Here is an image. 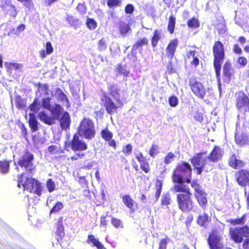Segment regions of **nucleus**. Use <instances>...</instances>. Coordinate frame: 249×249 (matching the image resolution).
<instances>
[{"instance_id":"1","label":"nucleus","mask_w":249,"mask_h":249,"mask_svg":"<svg viewBox=\"0 0 249 249\" xmlns=\"http://www.w3.org/2000/svg\"><path fill=\"white\" fill-rule=\"evenodd\" d=\"M206 154V151L197 153L190 159L197 175H200L203 170L206 172L212 170L214 166L212 163H215L221 160L224 151L220 146L214 145L208 156H204Z\"/></svg>"},{"instance_id":"2","label":"nucleus","mask_w":249,"mask_h":249,"mask_svg":"<svg viewBox=\"0 0 249 249\" xmlns=\"http://www.w3.org/2000/svg\"><path fill=\"white\" fill-rule=\"evenodd\" d=\"M109 93H102L101 98V104L106 112L109 115L117 112L119 108L124 106L121 99L120 89L116 84H110L107 87Z\"/></svg>"},{"instance_id":"3","label":"nucleus","mask_w":249,"mask_h":249,"mask_svg":"<svg viewBox=\"0 0 249 249\" xmlns=\"http://www.w3.org/2000/svg\"><path fill=\"white\" fill-rule=\"evenodd\" d=\"M173 190L176 193L177 202L178 209L182 212L194 210L195 202L192 198V193L189 187L184 184H176Z\"/></svg>"},{"instance_id":"4","label":"nucleus","mask_w":249,"mask_h":249,"mask_svg":"<svg viewBox=\"0 0 249 249\" xmlns=\"http://www.w3.org/2000/svg\"><path fill=\"white\" fill-rule=\"evenodd\" d=\"M192 169L190 164L185 161H182L178 163L174 169L172 179L174 183L183 184L185 181L187 183L191 182Z\"/></svg>"},{"instance_id":"5","label":"nucleus","mask_w":249,"mask_h":249,"mask_svg":"<svg viewBox=\"0 0 249 249\" xmlns=\"http://www.w3.org/2000/svg\"><path fill=\"white\" fill-rule=\"evenodd\" d=\"M213 57V65L215 70L216 76L217 78L220 76L221 65L225 58V47L223 43L220 41H215L212 48Z\"/></svg>"},{"instance_id":"6","label":"nucleus","mask_w":249,"mask_h":249,"mask_svg":"<svg viewBox=\"0 0 249 249\" xmlns=\"http://www.w3.org/2000/svg\"><path fill=\"white\" fill-rule=\"evenodd\" d=\"M24 173L18 176V186L23 187L24 190L31 193H34L38 196L42 194V187L41 183L36 179L32 178L26 177L24 181H23V176Z\"/></svg>"},{"instance_id":"7","label":"nucleus","mask_w":249,"mask_h":249,"mask_svg":"<svg viewBox=\"0 0 249 249\" xmlns=\"http://www.w3.org/2000/svg\"><path fill=\"white\" fill-rule=\"evenodd\" d=\"M77 132L81 137L87 140L95 137L96 130L94 122L89 118H84L78 127Z\"/></svg>"},{"instance_id":"8","label":"nucleus","mask_w":249,"mask_h":249,"mask_svg":"<svg viewBox=\"0 0 249 249\" xmlns=\"http://www.w3.org/2000/svg\"><path fill=\"white\" fill-rule=\"evenodd\" d=\"M34 156L27 149L23 151V154L20 157L18 164L21 168H24L29 173H32L36 168L34 164Z\"/></svg>"},{"instance_id":"9","label":"nucleus","mask_w":249,"mask_h":249,"mask_svg":"<svg viewBox=\"0 0 249 249\" xmlns=\"http://www.w3.org/2000/svg\"><path fill=\"white\" fill-rule=\"evenodd\" d=\"M188 85L196 97L201 99L204 98L206 95V89L203 84L196 76H192L189 78Z\"/></svg>"},{"instance_id":"10","label":"nucleus","mask_w":249,"mask_h":249,"mask_svg":"<svg viewBox=\"0 0 249 249\" xmlns=\"http://www.w3.org/2000/svg\"><path fill=\"white\" fill-rule=\"evenodd\" d=\"M230 238L235 243H241L243 241V237H249V227L246 225L235 228H231L229 230Z\"/></svg>"},{"instance_id":"11","label":"nucleus","mask_w":249,"mask_h":249,"mask_svg":"<svg viewBox=\"0 0 249 249\" xmlns=\"http://www.w3.org/2000/svg\"><path fill=\"white\" fill-rule=\"evenodd\" d=\"M223 229L218 230L217 228H213L212 230L207 239L211 249H220L218 244L221 239L220 232L223 233Z\"/></svg>"},{"instance_id":"12","label":"nucleus","mask_w":249,"mask_h":249,"mask_svg":"<svg viewBox=\"0 0 249 249\" xmlns=\"http://www.w3.org/2000/svg\"><path fill=\"white\" fill-rule=\"evenodd\" d=\"M78 134H74L70 142L65 143V146H70L71 150L74 152L83 151L87 150V144L80 138Z\"/></svg>"},{"instance_id":"13","label":"nucleus","mask_w":249,"mask_h":249,"mask_svg":"<svg viewBox=\"0 0 249 249\" xmlns=\"http://www.w3.org/2000/svg\"><path fill=\"white\" fill-rule=\"evenodd\" d=\"M234 140L239 146L249 145V136L240 127L236 128L234 134Z\"/></svg>"},{"instance_id":"14","label":"nucleus","mask_w":249,"mask_h":249,"mask_svg":"<svg viewBox=\"0 0 249 249\" xmlns=\"http://www.w3.org/2000/svg\"><path fill=\"white\" fill-rule=\"evenodd\" d=\"M236 181L242 187L249 186V169H241L235 174Z\"/></svg>"},{"instance_id":"15","label":"nucleus","mask_w":249,"mask_h":249,"mask_svg":"<svg viewBox=\"0 0 249 249\" xmlns=\"http://www.w3.org/2000/svg\"><path fill=\"white\" fill-rule=\"evenodd\" d=\"M228 165L233 169H241L246 165V162L240 159L239 156L234 153H231L228 160Z\"/></svg>"},{"instance_id":"16","label":"nucleus","mask_w":249,"mask_h":249,"mask_svg":"<svg viewBox=\"0 0 249 249\" xmlns=\"http://www.w3.org/2000/svg\"><path fill=\"white\" fill-rule=\"evenodd\" d=\"M2 11L5 14H8L10 16L16 18L18 14V11L15 6L12 4L9 0L3 1L0 5Z\"/></svg>"},{"instance_id":"17","label":"nucleus","mask_w":249,"mask_h":249,"mask_svg":"<svg viewBox=\"0 0 249 249\" xmlns=\"http://www.w3.org/2000/svg\"><path fill=\"white\" fill-rule=\"evenodd\" d=\"M136 159L140 163L141 170L145 173L148 174L150 172L151 168L146 157L144 156L141 152L135 154Z\"/></svg>"},{"instance_id":"18","label":"nucleus","mask_w":249,"mask_h":249,"mask_svg":"<svg viewBox=\"0 0 249 249\" xmlns=\"http://www.w3.org/2000/svg\"><path fill=\"white\" fill-rule=\"evenodd\" d=\"M63 217H59L56 224V239L63 247L64 244V237L65 236L64 227L63 225Z\"/></svg>"},{"instance_id":"19","label":"nucleus","mask_w":249,"mask_h":249,"mask_svg":"<svg viewBox=\"0 0 249 249\" xmlns=\"http://www.w3.org/2000/svg\"><path fill=\"white\" fill-rule=\"evenodd\" d=\"M101 136L102 138L106 142H108V144L114 149L117 147V144L115 141L112 139L113 133L106 127L101 131Z\"/></svg>"},{"instance_id":"20","label":"nucleus","mask_w":249,"mask_h":249,"mask_svg":"<svg viewBox=\"0 0 249 249\" xmlns=\"http://www.w3.org/2000/svg\"><path fill=\"white\" fill-rule=\"evenodd\" d=\"M178 44V41L175 38L171 40L166 48V54L167 57L172 59L175 55V53Z\"/></svg>"},{"instance_id":"21","label":"nucleus","mask_w":249,"mask_h":249,"mask_svg":"<svg viewBox=\"0 0 249 249\" xmlns=\"http://www.w3.org/2000/svg\"><path fill=\"white\" fill-rule=\"evenodd\" d=\"M122 201L124 205L128 208L131 212L135 211L138 208V204L129 195H124L122 196Z\"/></svg>"},{"instance_id":"22","label":"nucleus","mask_w":249,"mask_h":249,"mask_svg":"<svg viewBox=\"0 0 249 249\" xmlns=\"http://www.w3.org/2000/svg\"><path fill=\"white\" fill-rule=\"evenodd\" d=\"M195 195L199 205L202 209H205L208 203L206 194L203 191H202L197 193H195Z\"/></svg>"},{"instance_id":"23","label":"nucleus","mask_w":249,"mask_h":249,"mask_svg":"<svg viewBox=\"0 0 249 249\" xmlns=\"http://www.w3.org/2000/svg\"><path fill=\"white\" fill-rule=\"evenodd\" d=\"M39 120L45 124L52 125L55 123V118L48 116L44 111H41L38 114Z\"/></svg>"},{"instance_id":"24","label":"nucleus","mask_w":249,"mask_h":249,"mask_svg":"<svg viewBox=\"0 0 249 249\" xmlns=\"http://www.w3.org/2000/svg\"><path fill=\"white\" fill-rule=\"evenodd\" d=\"M223 75L227 80H230L234 73V70L231 68V65L230 61H226L223 67Z\"/></svg>"},{"instance_id":"25","label":"nucleus","mask_w":249,"mask_h":249,"mask_svg":"<svg viewBox=\"0 0 249 249\" xmlns=\"http://www.w3.org/2000/svg\"><path fill=\"white\" fill-rule=\"evenodd\" d=\"M148 39L146 37H141L133 45L132 50H142L143 46H148Z\"/></svg>"},{"instance_id":"26","label":"nucleus","mask_w":249,"mask_h":249,"mask_svg":"<svg viewBox=\"0 0 249 249\" xmlns=\"http://www.w3.org/2000/svg\"><path fill=\"white\" fill-rule=\"evenodd\" d=\"M161 38V34L158 29H155L150 37L151 45L153 49H155Z\"/></svg>"},{"instance_id":"27","label":"nucleus","mask_w":249,"mask_h":249,"mask_svg":"<svg viewBox=\"0 0 249 249\" xmlns=\"http://www.w3.org/2000/svg\"><path fill=\"white\" fill-rule=\"evenodd\" d=\"M59 122L62 129H66L69 127L71 124V118L68 112L65 111L63 113Z\"/></svg>"},{"instance_id":"28","label":"nucleus","mask_w":249,"mask_h":249,"mask_svg":"<svg viewBox=\"0 0 249 249\" xmlns=\"http://www.w3.org/2000/svg\"><path fill=\"white\" fill-rule=\"evenodd\" d=\"M196 51L194 50H191L186 53V58L187 59L193 58V60L190 62V65L195 68L197 67L199 65V59L196 56Z\"/></svg>"},{"instance_id":"29","label":"nucleus","mask_w":249,"mask_h":249,"mask_svg":"<svg viewBox=\"0 0 249 249\" xmlns=\"http://www.w3.org/2000/svg\"><path fill=\"white\" fill-rule=\"evenodd\" d=\"M28 123L32 132H34L38 130V123L36 115L34 113L29 114V120Z\"/></svg>"},{"instance_id":"30","label":"nucleus","mask_w":249,"mask_h":249,"mask_svg":"<svg viewBox=\"0 0 249 249\" xmlns=\"http://www.w3.org/2000/svg\"><path fill=\"white\" fill-rule=\"evenodd\" d=\"M115 71L117 76L123 75L124 77H127L129 74V71L127 70L125 65L123 66L122 64L119 63L116 65Z\"/></svg>"},{"instance_id":"31","label":"nucleus","mask_w":249,"mask_h":249,"mask_svg":"<svg viewBox=\"0 0 249 249\" xmlns=\"http://www.w3.org/2000/svg\"><path fill=\"white\" fill-rule=\"evenodd\" d=\"M85 156V154L83 153H76L75 155L71 157L70 158L67 157L65 155H62L59 156H55L54 157V160H59V159H62L63 160H69L71 159L72 161L78 160L79 159H82Z\"/></svg>"},{"instance_id":"32","label":"nucleus","mask_w":249,"mask_h":249,"mask_svg":"<svg viewBox=\"0 0 249 249\" xmlns=\"http://www.w3.org/2000/svg\"><path fill=\"white\" fill-rule=\"evenodd\" d=\"M45 50H41L39 51V55L42 58L46 57L47 55H49L53 52V48L51 42H47L45 45Z\"/></svg>"},{"instance_id":"33","label":"nucleus","mask_w":249,"mask_h":249,"mask_svg":"<svg viewBox=\"0 0 249 249\" xmlns=\"http://www.w3.org/2000/svg\"><path fill=\"white\" fill-rule=\"evenodd\" d=\"M55 94L59 101L61 102L65 101L67 103V107H70L71 104L68 97L61 89L57 88L55 90Z\"/></svg>"},{"instance_id":"34","label":"nucleus","mask_w":249,"mask_h":249,"mask_svg":"<svg viewBox=\"0 0 249 249\" xmlns=\"http://www.w3.org/2000/svg\"><path fill=\"white\" fill-rule=\"evenodd\" d=\"M246 215L243 214L242 217L237 218L227 219L226 222L232 226L243 225L245 223Z\"/></svg>"},{"instance_id":"35","label":"nucleus","mask_w":249,"mask_h":249,"mask_svg":"<svg viewBox=\"0 0 249 249\" xmlns=\"http://www.w3.org/2000/svg\"><path fill=\"white\" fill-rule=\"evenodd\" d=\"M5 66L7 72L12 73L13 70L17 71L22 67V65L17 63L6 62Z\"/></svg>"},{"instance_id":"36","label":"nucleus","mask_w":249,"mask_h":249,"mask_svg":"<svg viewBox=\"0 0 249 249\" xmlns=\"http://www.w3.org/2000/svg\"><path fill=\"white\" fill-rule=\"evenodd\" d=\"M176 18L173 15L170 16L167 25V30L170 34H173L176 26Z\"/></svg>"},{"instance_id":"37","label":"nucleus","mask_w":249,"mask_h":249,"mask_svg":"<svg viewBox=\"0 0 249 249\" xmlns=\"http://www.w3.org/2000/svg\"><path fill=\"white\" fill-rule=\"evenodd\" d=\"M63 108L59 104H56L53 107H51V110H49V111H50L51 113L55 117V118H58Z\"/></svg>"},{"instance_id":"38","label":"nucleus","mask_w":249,"mask_h":249,"mask_svg":"<svg viewBox=\"0 0 249 249\" xmlns=\"http://www.w3.org/2000/svg\"><path fill=\"white\" fill-rule=\"evenodd\" d=\"M10 161L0 160V171L3 174L7 173L9 170Z\"/></svg>"},{"instance_id":"39","label":"nucleus","mask_w":249,"mask_h":249,"mask_svg":"<svg viewBox=\"0 0 249 249\" xmlns=\"http://www.w3.org/2000/svg\"><path fill=\"white\" fill-rule=\"evenodd\" d=\"M15 104L16 107L19 109L23 108L26 106L25 100L22 99L19 95L15 97Z\"/></svg>"},{"instance_id":"40","label":"nucleus","mask_w":249,"mask_h":249,"mask_svg":"<svg viewBox=\"0 0 249 249\" xmlns=\"http://www.w3.org/2000/svg\"><path fill=\"white\" fill-rule=\"evenodd\" d=\"M187 25L189 28L195 29L199 26V22L197 18L193 17L188 20Z\"/></svg>"},{"instance_id":"41","label":"nucleus","mask_w":249,"mask_h":249,"mask_svg":"<svg viewBox=\"0 0 249 249\" xmlns=\"http://www.w3.org/2000/svg\"><path fill=\"white\" fill-rule=\"evenodd\" d=\"M208 215L207 213H203L198 216L196 220L197 223L200 226H204L208 221Z\"/></svg>"},{"instance_id":"42","label":"nucleus","mask_w":249,"mask_h":249,"mask_svg":"<svg viewBox=\"0 0 249 249\" xmlns=\"http://www.w3.org/2000/svg\"><path fill=\"white\" fill-rule=\"evenodd\" d=\"M122 3V0H107V5L110 8L121 7Z\"/></svg>"},{"instance_id":"43","label":"nucleus","mask_w":249,"mask_h":249,"mask_svg":"<svg viewBox=\"0 0 249 249\" xmlns=\"http://www.w3.org/2000/svg\"><path fill=\"white\" fill-rule=\"evenodd\" d=\"M162 187V182L160 180H158L156 184L155 198L158 200L160 195Z\"/></svg>"},{"instance_id":"44","label":"nucleus","mask_w":249,"mask_h":249,"mask_svg":"<svg viewBox=\"0 0 249 249\" xmlns=\"http://www.w3.org/2000/svg\"><path fill=\"white\" fill-rule=\"evenodd\" d=\"M170 239L167 235L164 238L160 240L159 243L158 249H167V245Z\"/></svg>"},{"instance_id":"45","label":"nucleus","mask_w":249,"mask_h":249,"mask_svg":"<svg viewBox=\"0 0 249 249\" xmlns=\"http://www.w3.org/2000/svg\"><path fill=\"white\" fill-rule=\"evenodd\" d=\"M86 24L87 27L91 30H94L97 26V23L93 18H88Z\"/></svg>"},{"instance_id":"46","label":"nucleus","mask_w":249,"mask_h":249,"mask_svg":"<svg viewBox=\"0 0 249 249\" xmlns=\"http://www.w3.org/2000/svg\"><path fill=\"white\" fill-rule=\"evenodd\" d=\"M176 157V156L174 153L172 152H168L164 157V163L165 164H169L174 160Z\"/></svg>"},{"instance_id":"47","label":"nucleus","mask_w":249,"mask_h":249,"mask_svg":"<svg viewBox=\"0 0 249 249\" xmlns=\"http://www.w3.org/2000/svg\"><path fill=\"white\" fill-rule=\"evenodd\" d=\"M63 207V203L60 201L57 202L50 211V214L53 213H57L60 211Z\"/></svg>"},{"instance_id":"48","label":"nucleus","mask_w":249,"mask_h":249,"mask_svg":"<svg viewBox=\"0 0 249 249\" xmlns=\"http://www.w3.org/2000/svg\"><path fill=\"white\" fill-rule=\"evenodd\" d=\"M119 29L120 33L122 35H124L127 33L129 30H130V28L127 24L124 22H121L119 24Z\"/></svg>"},{"instance_id":"49","label":"nucleus","mask_w":249,"mask_h":249,"mask_svg":"<svg viewBox=\"0 0 249 249\" xmlns=\"http://www.w3.org/2000/svg\"><path fill=\"white\" fill-rule=\"evenodd\" d=\"M48 150L50 154H55L58 153H63L64 150L61 149L59 150L58 147L55 145H51L48 147Z\"/></svg>"},{"instance_id":"50","label":"nucleus","mask_w":249,"mask_h":249,"mask_svg":"<svg viewBox=\"0 0 249 249\" xmlns=\"http://www.w3.org/2000/svg\"><path fill=\"white\" fill-rule=\"evenodd\" d=\"M159 153V148L158 145L157 144H153L149 150V154L153 158L158 155Z\"/></svg>"},{"instance_id":"51","label":"nucleus","mask_w":249,"mask_h":249,"mask_svg":"<svg viewBox=\"0 0 249 249\" xmlns=\"http://www.w3.org/2000/svg\"><path fill=\"white\" fill-rule=\"evenodd\" d=\"M38 106L39 103L38 102V100L36 98H35L33 102L29 105V108L31 111H33L35 113H36L39 110Z\"/></svg>"},{"instance_id":"52","label":"nucleus","mask_w":249,"mask_h":249,"mask_svg":"<svg viewBox=\"0 0 249 249\" xmlns=\"http://www.w3.org/2000/svg\"><path fill=\"white\" fill-rule=\"evenodd\" d=\"M46 187L50 193L53 192L55 188V184L52 179L49 178L46 182Z\"/></svg>"},{"instance_id":"53","label":"nucleus","mask_w":249,"mask_h":249,"mask_svg":"<svg viewBox=\"0 0 249 249\" xmlns=\"http://www.w3.org/2000/svg\"><path fill=\"white\" fill-rule=\"evenodd\" d=\"M107 47V43L106 39L105 38H102L99 40L98 43V49L100 51H104L106 49Z\"/></svg>"},{"instance_id":"54","label":"nucleus","mask_w":249,"mask_h":249,"mask_svg":"<svg viewBox=\"0 0 249 249\" xmlns=\"http://www.w3.org/2000/svg\"><path fill=\"white\" fill-rule=\"evenodd\" d=\"M111 223L116 228H123V223L119 219L112 217L111 219Z\"/></svg>"},{"instance_id":"55","label":"nucleus","mask_w":249,"mask_h":249,"mask_svg":"<svg viewBox=\"0 0 249 249\" xmlns=\"http://www.w3.org/2000/svg\"><path fill=\"white\" fill-rule=\"evenodd\" d=\"M88 243H91L92 244V246L95 247L100 241L96 238H95V236L92 234H89L88 236V239L87 240Z\"/></svg>"},{"instance_id":"56","label":"nucleus","mask_w":249,"mask_h":249,"mask_svg":"<svg viewBox=\"0 0 249 249\" xmlns=\"http://www.w3.org/2000/svg\"><path fill=\"white\" fill-rule=\"evenodd\" d=\"M122 152L125 156H129L132 152V146L128 143L124 146L122 148Z\"/></svg>"},{"instance_id":"57","label":"nucleus","mask_w":249,"mask_h":249,"mask_svg":"<svg viewBox=\"0 0 249 249\" xmlns=\"http://www.w3.org/2000/svg\"><path fill=\"white\" fill-rule=\"evenodd\" d=\"M66 19L68 23L71 26H75L77 25L78 19L75 18L72 15H68Z\"/></svg>"},{"instance_id":"58","label":"nucleus","mask_w":249,"mask_h":249,"mask_svg":"<svg viewBox=\"0 0 249 249\" xmlns=\"http://www.w3.org/2000/svg\"><path fill=\"white\" fill-rule=\"evenodd\" d=\"M50 100L51 99L49 97L45 98L42 100V106L43 107L48 110L51 109Z\"/></svg>"},{"instance_id":"59","label":"nucleus","mask_w":249,"mask_h":249,"mask_svg":"<svg viewBox=\"0 0 249 249\" xmlns=\"http://www.w3.org/2000/svg\"><path fill=\"white\" fill-rule=\"evenodd\" d=\"M171 198L169 194L163 195L161 199V204L163 206L168 205L170 203Z\"/></svg>"},{"instance_id":"60","label":"nucleus","mask_w":249,"mask_h":249,"mask_svg":"<svg viewBox=\"0 0 249 249\" xmlns=\"http://www.w3.org/2000/svg\"><path fill=\"white\" fill-rule=\"evenodd\" d=\"M191 187L194 189L195 193H197L199 192L203 191L201 189V187L196 180L192 181L191 183Z\"/></svg>"},{"instance_id":"61","label":"nucleus","mask_w":249,"mask_h":249,"mask_svg":"<svg viewBox=\"0 0 249 249\" xmlns=\"http://www.w3.org/2000/svg\"><path fill=\"white\" fill-rule=\"evenodd\" d=\"M168 101L169 105L172 107H175L178 104V99L175 95L170 96L169 98Z\"/></svg>"},{"instance_id":"62","label":"nucleus","mask_w":249,"mask_h":249,"mask_svg":"<svg viewBox=\"0 0 249 249\" xmlns=\"http://www.w3.org/2000/svg\"><path fill=\"white\" fill-rule=\"evenodd\" d=\"M36 86L39 89H40V90L45 92L46 94H48V90L49 89V85L48 84L45 83L44 84H42L40 82H39L36 84Z\"/></svg>"},{"instance_id":"63","label":"nucleus","mask_w":249,"mask_h":249,"mask_svg":"<svg viewBox=\"0 0 249 249\" xmlns=\"http://www.w3.org/2000/svg\"><path fill=\"white\" fill-rule=\"evenodd\" d=\"M134 11V6L132 4H127L124 7V12L126 14H132Z\"/></svg>"},{"instance_id":"64","label":"nucleus","mask_w":249,"mask_h":249,"mask_svg":"<svg viewBox=\"0 0 249 249\" xmlns=\"http://www.w3.org/2000/svg\"><path fill=\"white\" fill-rule=\"evenodd\" d=\"M194 117L196 121L199 123H201L203 120V114L198 111L195 112Z\"/></svg>"}]
</instances>
